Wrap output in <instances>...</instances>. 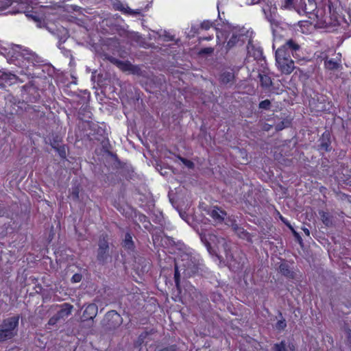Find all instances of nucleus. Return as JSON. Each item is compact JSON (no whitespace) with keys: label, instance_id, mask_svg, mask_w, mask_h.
<instances>
[{"label":"nucleus","instance_id":"nucleus-1","mask_svg":"<svg viewBox=\"0 0 351 351\" xmlns=\"http://www.w3.org/2000/svg\"><path fill=\"white\" fill-rule=\"evenodd\" d=\"M4 55L10 64L21 67L28 68L37 62V55L31 50L23 48L19 45H10L2 49Z\"/></svg>","mask_w":351,"mask_h":351},{"label":"nucleus","instance_id":"nucleus-2","mask_svg":"<svg viewBox=\"0 0 351 351\" xmlns=\"http://www.w3.org/2000/svg\"><path fill=\"white\" fill-rule=\"evenodd\" d=\"M182 263L179 264L175 263V269L173 272V279L175 285H180V271H182L184 277L190 278L197 272V266L194 264L191 260L186 261H182Z\"/></svg>","mask_w":351,"mask_h":351},{"label":"nucleus","instance_id":"nucleus-3","mask_svg":"<svg viewBox=\"0 0 351 351\" xmlns=\"http://www.w3.org/2000/svg\"><path fill=\"white\" fill-rule=\"evenodd\" d=\"M276 62L278 70L285 75L292 73L295 69V63L288 53H284L282 49L276 51Z\"/></svg>","mask_w":351,"mask_h":351},{"label":"nucleus","instance_id":"nucleus-4","mask_svg":"<svg viewBox=\"0 0 351 351\" xmlns=\"http://www.w3.org/2000/svg\"><path fill=\"white\" fill-rule=\"evenodd\" d=\"M226 258L230 267L234 272L242 271L247 261L245 254L241 250L235 251L230 254L227 252Z\"/></svg>","mask_w":351,"mask_h":351},{"label":"nucleus","instance_id":"nucleus-5","mask_svg":"<svg viewBox=\"0 0 351 351\" xmlns=\"http://www.w3.org/2000/svg\"><path fill=\"white\" fill-rule=\"evenodd\" d=\"M123 322V319L116 311H108L101 320V324L105 331L115 330Z\"/></svg>","mask_w":351,"mask_h":351},{"label":"nucleus","instance_id":"nucleus-6","mask_svg":"<svg viewBox=\"0 0 351 351\" xmlns=\"http://www.w3.org/2000/svg\"><path fill=\"white\" fill-rule=\"evenodd\" d=\"M98 246L97 261L100 265H104L107 263L108 259L110 257V247L108 234H103L100 236Z\"/></svg>","mask_w":351,"mask_h":351},{"label":"nucleus","instance_id":"nucleus-7","mask_svg":"<svg viewBox=\"0 0 351 351\" xmlns=\"http://www.w3.org/2000/svg\"><path fill=\"white\" fill-rule=\"evenodd\" d=\"M60 309L48 321V324L53 326L60 320H64L72 313L73 306L69 303H63L59 306Z\"/></svg>","mask_w":351,"mask_h":351},{"label":"nucleus","instance_id":"nucleus-8","mask_svg":"<svg viewBox=\"0 0 351 351\" xmlns=\"http://www.w3.org/2000/svg\"><path fill=\"white\" fill-rule=\"evenodd\" d=\"M278 270L282 276L293 282H298L302 277L299 270L294 269L285 261L280 264Z\"/></svg>","mask_w":351,"mask_h":351},{"label":"nucleus","instance_id":"nucleus-9","mask_svg":"<svg viewBox=\"0 0 351 351\" xmlns=\"http://www.w3.org/2000/svg\"><path fill=\"white\" fill-rule=\"evenodd\" d=\"M278 49H282V52L284 53H288L289 56H292L295 58H300L301 47L293 39L288 40Z\"/></svg>","mask_w":351,"mask_h":351},{"label":"nucleus","instance_id":"nucleus-10","mask_svg":"<svg viewBox=\"0 0 351 351\" xmlns=\"http://www.w3.org/2000/svg\"><path fill=\"white\" fill-rule=\"evenodd\" d=\"M19 320V315L8 317L3 320V322L0 326L7 330L14 332V333L17 335Z\"/></svg>","mask_w":351,"mask_h":351},{"label":"nucleus","instance_id":"nucleus-11","mask_svg":"<svg viewBox=\"0 0 351 351\" xmlns=\"http://www.w3.org/2000/svg\"><path fill=\"white\" fill-rule=\"evenodd\" d=\"M318 150L319 152H328L332 149L330 134L325 131L319 140Z\"/></svg>","mask_w":351,"mask_h":351},{"label":"nucleus","instance_id":"nucleus-12","mask_svg":"<svg viewBox=\"0 0 351 351\" xmlns=\"http://www.w3.org/2000/svg\"><path fill=\"white\" fill-rule=\"evenodd\" d=\"M208 215L213 219V221L216 223H221L225 217L226 212L218 206H213L208 211Z\"/></svg>","mask_w":351,"mask_h":351},{"label":"nucleus","instance_id":"nucleus-13","mask_svg":"<svg viewBox=\"0 0 351 351\" xmlns=\"http://www.w3.org/2000/svg\"><path fill=\"white\" fill-rule=\"evenodd\" d=\"M263 11L267 21L269 22L271 25L278 27L280 25L278 20L277 10L276 8H271V7L267 6V8H263Z\"/></svg>","mask_w":351,"mask_h":351},{"label":"nucleus","instance_id":"nucleus-14","mask_svg":"<svg viewBox=\"0 0 351 351\" xmlns=\"http://www.w3.org/2000/svg\"><path fill=\"white\" fill-rule=\"evenodd\" d=\"M244 35L238 32L237 31L233 32L230 38L227 42L226 48L230 49L237 45H242L244 41Z\"/></svg>","mask_w":351,"mask_h":351},{"label":"nucleus","instance_id":"nucleus-15","mask_svg":"<svg viewBox=\"0 0 351 351\" xmlns=\"http://www.w3.org/2000/svg\"><path fill=\"white\" fill-rule=\"evenodd\" d=\"M247 48V54L250 57H252L254 60L258 61L264 59L263 51L261 47L255 46L250 41Z\"/></svg>","mask_w":351,"mask_h":351},{"label":"nucleus","instance_id":"nucleus-16","mask_svg":"<svg viewBox=\"0 0 351 351\" xmlns=\"http://www.w3.org/2000/svg\"><path fill=\"white\" fill-rule=\"evenodd\" d=\"M98 311V307L95 304H89L85 308L82 318L84 321L93 320L97 315Z\"/></svg>","mask_w":351,"mask_h":351},{"label":"nucleus","instance_id":"nucleus-17","mask_svg":"<svg viewBox=\"0 0 351 351\" xmlns=\"http://www.w3.org/2000/svg\"><path fill=\"white\" fill-rule=\"evenodd\" d=\"M110 60L123 71L134 70V66L129 61H123L114 58H111Z\"/></svg>","mask_w":351,"mask_h":351},{"label":"nucleus","instance_id":"nucleus-18","mask_svg":"<svg viewBox=\"0 0 351 351\" xmlns=\"http://www.w3.org/2000/svg\"><path fill=\"white\" fill-rule=\"evenodd\" d=\"M122 247L127 251L133 252L135 249V245L132 239V235L130 232H126L124 239L121 243Z\"/></svg>","mask_w":351,"mask_h":351},{"label":"nucleus","instance_id":"nucleus-19","mask_svg":"<svg viewBox=\"0 0 351 351\" xmlns=\"http://www.w3.org/2000/svg\"><path fill=\"white\" fill-rule=\"evenodd\" d=\"M134 217L138 221L141 223L143 226V227L147 230L148 231H150L152 224L151 223L149 218L144 214L140 213V212H134Z\"/></svg>","mask_w":351,"mask_h":351},{"label":"nucleus","instance_id":"nucleus-20","mask_svg":"<svg viewBox=\"0 0 351 351\" xmlns=\"http://www.w3.org/2000/svg\"><path fill=\"white\" fill-rule=\"evenodd\" d=\"M112 8L114 10L121 11L124 14H128L130 15H134L138 13V12L130 9L129 7L125 8L124 5L119 0H116L112 3Z\"/></svg>","mask_w":351,"mask_h":351},{"label":"nucleus","instance_id":"nucleus-21","mask_svg":"<svg viewBox=\"0 0 351 351\" xmlns=\"http://www.w3.org/2000/svg\"><path fill=\"white\" fill-rule=\"evenodd\" d=\"M341 66V62L334 60L333 59H326L324 62V67L329 71H335Z\"/></svg>","mask_w":351,"mask_h":351},{"label":"nucleus","instance_id":"nucleus-22","mask_svg":"<svg viewBox=\"0 0 351 351\" xmlns=\"http://www.w3.org/2000/svg\"><path fill=\"white\" fill-rule=\"evenodd\" d=\"M16 335L12 331L7 330L0 326V342H3L14 337Z\"/></svg>","mask_w":351,"mask_h":351},{"label":"nucleus","instance_id":"nucleus-23","mask_svg":"<svg viewBox=\"0 0 351 351\" xmlns=\"http://www.w3.org/2000/svg\"><path fill=\"white\" fill-rule=\"evenodd\" d=\"M234 80V75L232 72L226 71L223 73L220 76V81L223 84L233 83Z\"/></svg>","mask_w":351,"mask_h":351},{"label":"nucleus","instance_id":"nucleus-24","mask_svg":"<svg viewBox=\"0 0 351 351\" xmlns=\"http://www.w3.org/2000/svg\"><path fill=\"white\" fill-rule=\"evenodd\" d=\"M52 147L58 153L60 157L62 159H66V147L64 145H58L54 143L53 145H52Z\"/></svg>","mask_w":351,"mask_h":351},{"label":"nucleus","instance_id":"nucleus-25","mask_svg":"<svg viewBox=\"0 0 351 351\" xmlns=\"http://www.w3.org/2000/svg\"><path fill=\"white\" fill-rule=\"evenodd\" d=\"M261 85L263 88H269L272 84L271 77L267 75L259 74Z\"/></svg>","mask_w":351,"mask_h":351},{"label":"nucleus","instance_id":"nucleus-26","mask_svg":"<svg viewBox=\"0 0 351 351\" xmlns=\"http://www.w3.org/2000/svg\"><path fill=\"white\" fill-rule=\"evenodd\" d=\"M320 215L322 221L326 226L330 227L332 225V216L330 214L326 212H322Z\"/></svg>","mask_w":351,"mask_h":351},{"label":"nucleus","instance_id":"nucleus-27","mask_svg":"<svg viewBox=\"0 0 351 351\" xmlns=\"http://www.w3.org/2000/svg\"><path fill=\"white\" fill-rule=\"evenodd\" d=\"M16 75L10 73H5L0 71V79L5 82H12V80H16Z\"/></svg>","mask_w":351,"mask_h":351},{"label":"nucleus","instance_id":"nucleus-28","mask_svg":"<svg viewBox=\"0 0 351 351\" xmlns=\"http://www.w3.org/2000/svg\"><path fill=\"white\" fill-rule=\"evenodd\" d=\"M215 21L204 20L200 23L199 28L203 30H208L212 27H215Z\"/></svg>","mask_w":351,"mask_h":351},{"label":"nucleus","instance_id":"nucleus-29","mask_svg":"<svg viewBox=\"0 0 351 351\" xmlns=\"http://www.w3.org/2000/svg\"><path fill=\"white\" fill-rule=\"evenodd\" d=\"M279 315L281 317V319L279 321H278V322L276 324L275 327L276 330L282 331L284 330L287 327V322L285 319L282 317V313L280 312H279Z\"/></svg>","mask_w":351,"mask_h":351},{"label":"nucleus","instance_id":"nucleus-30","mask_svg":"<svg viewBox=\"0 0 351 351\" xmlns=\"http://www.w3.org/2000/svg\"><path fill=\"white\" fill-rule=\"evenodd\" d=\"M80 186L79 185H77V186H73L72 187V190H71V197L72 198V199L75 202H77L79 200V198H80Z\"/></svg>","mask_w":351,"mask_h":351},{"label":"nucleus","instance_id":"nucleus-31","mask_svg":"<svg viewBox=\"0 0 351 351\" xmlns=\"http://www.w3.org/2000/svg\"><path fill=\"white\" fill-rule=\"evenodd\" d=\"M287 344L285 341H281L280 343H275L272 348V351H286Z\"/></svg>","mask_w":351,"mask_h":351},{"label":"nucleus","instance_id":"nucleus-32","mask_svg":"<svg viewBox=\"0 0 351 351\" xmlns=\"http://www.w3.org/2000/svg\"><path fill=\"white\" fill-rule=\"evenodd\" d=\"M177 350L178 346L176 344L170 345L166 347L157 346L156 348V351H176Z\"/></svg>","mask_w":351,"mask_h":351},{"label":"nucleus","instance_id":"nucleus-33","mask_svg":"<svg viewBox=\"0 0 351 351\" xmlns=\"http://www.w3.org/2000/svg\"><path fill=\"white\" fill-rule=\"evenodd\" d=\"M294 7V0H282L281 8L291 10Z\"/></svg>","mask_w":351,"mask_h":351},{"label":"nucleus","instance_id":"nucleus-34","mask_svg":"<svg viewBox=\"0 0 351 351\" xmlns=\"http://www.w3.org/2000/svg\"><path fill=\"white\" fill-rule=\"evenodd\" d=\"M179 159L189 169H193L195 167V165H194L193 161H191V160H190L189 159H186L185 158H183V157H179Z\"/></svg>","mask_w":351,"mask_h":351},{"label":"nucleus","instance_id":"nucleus-35","mask_svg":"<svg viewBox=\"0 0 351 351\" xmlns=\"http://www.w3.org/2000/svg\"><path fill=\"white\" fill-rule=\"evenodd\" d=\"M271 106V101L269 99H265L259 103L258 107L261 109L269 110Z\"/></svg>","mask_w":351,"mask_h":351},{"label":"nucleus","instance_id":"nucleus-36","mask_svg":"<svg viewBox=\"0 0 351 351\" xmlns=\"http://www.w3.org/2000/svg\"><path fill=\"white\" fill-rule=\"evenodd\" d=\"M13 0H0V10H5L12 3Z\"/></svg>","mask_w":351,"mask_h":351},{"label":"nucleus","instance_id":"nucleus-37","mask_svg":"<svg viewBox=\"0 0 351 351\" xmlns=\"http://www.w3.org/2000/svg\"><path fill=\"white\" fill-rule=\"evenodd\" d=\"M214 51V48L209 47H204L199 50V53L201 55L203 54H211Z\"/></svg>","mask_w":351,"mask_h":351},{"label":"nucleus","instance_id":"nucleus-38","mask_svg":"<svg viewBox=\"0 0 351 351\" xmlns=\"http://www.w3.org/2000/svg\"><path fill=\"white\" fill-rule=\"evenodd\" d=\"M82 279V275L79 273H76L73 275L71 278V282L72 283H77L80 282Z\"/></svg>","mask_w":351,"mask_h":351},{"label":"nucleus","instance_id":"nucleus-39","mask_svg":"<svg viewBox=\"0 0 351 351\" xmlns=\"http://www.w3.org/2000/svg\"><path fill=\"white\" fill-rule=\"evenodd\" d=\"M287 227H288L291 230H292L293 232L295 233L293 228L292 227L291 224L290 223V222L285 217V218H282V221H281Z\"/></svg>","mask_w":351,"mask_h":351},{"label":"nucleus","instance_id":"nucleus-40","mask_svg":"<svg viewBox=\"0 0 351 351\" xmlns=\"http://www.w3.org/2000/svg\"><path fill=\"white\" fill-rule=\"evenodd\" d=\"M287 227H288L291 230H292L293 232L295 233L293 228L292 227L291 224L290 223V222L285 217V218H282V221H281Z\"/></svg>","mask_w":351,"mask_h":351},{"label":"nucleus","instance_id":"nucleus-41","mask_svg":"<svg viewBox=\"0 0 351 351\" xmlns=\"http://www.w3.org/2000/svg\"><path fill=\"white\" fill-rule=\"evenodd\" d=\"M153 333H154V330L152 329L149 331L145 330L140 335L141 336V339H145L148 335H152Z\"/></svg>","mask_w":351,"mask_h":351},{"label":"nucleus","instance_id":"nucleus-42","mask_svg":"<svg viewBox=\"0 0 351 351\" xmlns=\"http://www.w3.org/2000/svg\"><path fill=\"white\" fill-rule=\"evenodd\" d=\"M214 38L213 34L210 35L208 36H200L198 38V40L199 43L204 41V40H211Z\"/></svg>","mask_w":351,"mask_h":351},{"label":"nucleus","instance_id":"nucleus-43","mask_svg":"<svg viewBox=\"0 0 351 351\" xmlns=\"http://www.w3.org/2000/svg\"><path fill=\"white\" fill-rule=\"evenodd\" d=\"M341 198L342 199H347L348 202H351V195H348L345 193H341Z\"/></svg>","mask_w":351,"mask_h":351},{"label":"nucleus","instance_id":"nucleus-44","mask_svg":"<svg viewBox=\"0 0 351 351\" xmlns=\"http://www.w3.org/2000/svg\"><path fill=\"white\" fill-rule=\"evenodd\" d=\"M318 58H320L323 60H326V59H328V55L326 52H322L320 56H318Z\"/></svg>","mask_w":351,"mask_h":351},{"label":"nucleus","instance_id":"nucleus-45","mask_svg":"<svg viewBox=\"0 0 351 351\" xmlns=\"http://www.w3.org/2000/svg\"><path fill=\"white\" fill-rule=\"evenodd\" d=\"M287 347L291 351H294L296 349L295 345L292 342L289 343Z\"/></svg>","mask_w":351,"mask_h":351},{"label":"nucleus","instance_id":"nucleus-46","mask_svg":"<svg viewBox=\"0 0 351 351\" xmlns=\"http://www.w3.org/2000/svg\"><path fill=\"white\" fill-rule=\"evenodd\" d=\"M241 231H240V230H238L239 233H240V234H240V237H243H243H244L247 236V235L249 234V233H248L246 230H245L244 229L241 228Z\"/></svg>","mask_w":351,"mask_h":351},{"label":"nucleus","instance_id":"nucleus-47","mask_svg":"<svg viewBox=\"0 0 351 351\" xmlns=\"http://www.w3.org/2000/svg\"><path fill=\"white\" fill-rule=\"evenodd\" d=\"M34 289L36 293H40L43 289V287H34Z\"/></svg>","mask_w":351,"mask_h":351},{"label":"nucleus","instance_id":"nucleus-48","mask_svg":"<svg viewBox=\"0 0 351 351\" xmlns=\"http://www.w3.org/2000/svg\"><path fill=\"white\" fill-rule=\"evenodd\" d=\"M175 288L176 289L178 295H179L182 293V290H181L182 287L178 286V287H175Z\"/></svg>","mask_w":351,"mask_h":351},{"label":"nucleus","instance_id":"nucleus-49","mask_svg":"<svg viewBox=\"0 0 351 351\" xmlns=\"http://www.w3.org/2000/svg\"><path fill=\"white\" fill-rule=\"evenodd\" d=\"M145 339H141V336L139 335L138 338V343H139L140 344L143 343L144 342Z\"/></svg>","mask_w":351,"mask_h":351},{"label":"nucleus","instance_id":"nucleus-50","mask_svg":"<svg viewBox=\"0 0 351 351\" xmlns=\"http://www.w3.org/2000/svg\"><path fill=\"white\" fill-rule=\"evenodd\" d=\"M348 341L349 345L351 346V331H350V332L348 333Z\"/></svg>","mask_w":351,"mask_h":351},{"label":"nucleus","instance_id":"nucleus-51","mask_svg":"<svg viewBox=\"0 0 351 351\" xmlns=\"http://www.w3.org/2000/svg\"><path fill=\"white\" fill-rule=\"evenodd\" d=\"M276 213H277V215H278L279 219H280V221H282V218H285V217H283V216L280 213V212H279V211L276 210Z\"/></svg>","mask_w":351,"mask_h":351},{"label":"nucleus","instance_id":"nucleus-52","mask_svg":"<svg viewBox=\"0 0 351 351\" xmlns=\"http://www.w3.org/2000/svg\"><path fill=\"white\" fill-rule=\"evenodd\" d=\"M168 40H173V36H168Z\"/></svg>","mask_w":351,"mask_h":351},{"label":"nucleus","instance_id":"nucleus-53","mask_svg":"<svg viewBox=\"0 0 351 351\" xmlns=\"http://www.w3.org/2000/svg\"><path fill=\"white\" fill-rule=\"evenodd\" d=\"M304 230V232H305V233H306V234L309 235V230H308L307 228H306V229H305V230Z\"/></svg>","mask_w":351,"mask_h":351}]
</instances>
